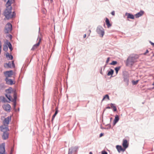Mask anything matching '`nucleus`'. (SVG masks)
Returning <instances> with one entry per match:
<instances>
[{
    "label": "nucleus",
    "mask_w": 154,
    "mask_h": 154,
    "mask_svg": "<svg viewBox=\"0 0 154 154\" xmlns=\"http://www.w3.org/2000/svg\"><path fill=\"white\" fill-rule=\"evenodd\" d=\"M6 94H5L6 97L8 98L9 101H11L12 95L13 96L14 99L12 101L14 102V106L15 108L16 105V99L17 98V95L15 92L12 89V88H9L5 90Z\"/></svg>",
    "instance_id": "obj_1"
},
{
    "label": "nucleus",
    "mask_w": 154,
    "mask_h": 154,
    "mask_svg": "<svg viewBox=\"0 0 154 154\" xmlns=\"http://www.w3.org/2000/svg\"><path fill=\"white\" fill-rule=\"evenodd\" d=\"M6 6V9L4 12L5 16L8 19L12 18L15 16V14L14 12L11 14L12 7L11 5Z\"/></svg>",
    "instance_id": "obj_2"
},
{
    "label": "nucleus",
    "mask_w": 154,
    "mask_h": 154,
    "mask_svg": "<svg viewBox=\"0 0 154 154\" xmlns=\"http://www.w3.org/2000/svg\"><path fill=\"white\" fill-rule=\"evenodd\" d=\"M11 120V118L9 116L5 118L3 121V125L0 127L1 130L2 131H4V130L5 129V131H8V125L9 124L10 121Z\"/></svg>",
    "instance_id": "obj_3"
},
{
    "label": "nucleus",
    "mask_w": 154,
    "mask_h": 154,
    "mask_svg": "<svg viewBox=\"0 0 154 154\" xmlns=\"http://www.w3.org/2000/svg\"><path fill=\"white\" fill-rule=\"evenodd\" d=\"M136 61V59L134 57H128L127 59L126 64L127 66L132 67Z\"/></svg>",
    "instance_id": "obj_4"
},
{
    "label": "nucleus",
    "mask_w": 154,
    "mask_h": 154,
    "mask_svg": "<svg viewBox=\"0 0 154 154\" xmlns=\"http://www.w3.org/2000/svg\"><path fill=\"white\" fill-rule=\"evenodd\" d=\"M97 33L100 36L102 37L104 34V29L103 28L100 26H98L96 29Z\"/></svg>",
    "instance_id": "obj_5"
},
{
    "label": "nucleus",
    "mask_w": 154,
    "mask_h": 154,
    "mask_svg": "<svg viewBox=\"0 0 154 154\" xmlns=\"http://www.w3.org/2000/svg\"><path fill=\"white\" fill-rule=\"evenodd\" d=\"M123 78L124 81L125 82L127 86L128 85L129 75L127 72L125 71L123 72Z\"/></svg>",
    "instance_id": "obj_6"
},
{
    "label": "nucleus",
    "mask_w": 154,
    "mask_h": 154,
    "mask_svg": "<svg viewBox=\"0 0 154 154\" xmlns=\"http://www.w3.org/2000/svg\"><path fill=\"white\" fill-rule=\"evenodd\" d=\"M12 29V25L10 23H8L5 26V29L4 30L6 33H10Z\"/></svg>",
    "instance_id": "obj_7"
},
{
    "label": "nucleus",
    "mask_w": 154,
    "mask_h": 154,
    "mask_svg": "<svg viewBox=\"0 0 154 154\" xmlns=\"http://www.w3.org/2000/svg\"><path fill=\"white\" fill-rule=\"evenodd\" d=\"M4 74L6 77L5 78L11 77L13 75V71L12 70L6 71L4 72Z\"/></svg>",
    "instance_id": "obj_8"
},
{
    "label": "nucleus",
    "mask_w": 154,
    "mask_h": 154,
    "mask_svg": "<svg viewBox=\"0 0 154 154\" xmlns=\"http://www.w3.org/2000/svg\"><path fill=\"white\" fill-rule=\"evenodd\" d=\"M5 143H2L0 145V154H5Z\"/></svg>",
    "instance_id": "obj_9"
},
{
    "label": "nucleus",
    "mask_w": 154,
    "mask_h": 154,
    "mask_svg": "<svg viewBox=\"0 0 154 154\" xmlns=\"http://www.w3.org/2000/svg\"><path fill=\"white\" fill-rule=\"evenodd\" d=\"M5 81H6V83L9 85H12L15 84V82H14L13 80L11 79L5 78Z\"/></svg>",
    "instance_id": "obj_10"
},
{
    "label": "nucleus",
    "mask_w": 154,
    "mask_h": 154,
    "mask_svg": "<svg viewBox=\"0 0 154 154\" xmlns=\"http://www.w3.org/2000/svg\"><path fill=\"white\" fill-rule=\"evenodd\" d=\"M122 145L123 147H124L125 149L128 147L129 143L127 140H123Z\"/></svg>",
    "instance_id": "obj_11"
},
{
    "label": "nucleus",
    "mask_w": 154,
    "mask_h": 154,
    "mask_svg": "<svg viewBox=\"0 0 154 154\" xmlns=\"http://www.w3.org/2000/svg\"><path fill=\"white\" fill-rule=\"evenodd\" d=\"M116 149L119 153L121 151L124 152L125 150V149L124 147L122 148L121 146L119 145L116 146Z\"/></svg>",
    "instance_id": "obj_12"
},
{
    "label": "nucleus",
    "mask_w": 154,
    "mask_h": 154,
    "mask_svg": "<svg viewBox=\"0 0 154 154\" xmlns=\"http://www.w3.org/2000/svg\"><path fill=\"white\" fill-rule=\"evenodd\" d=\"M7 131H5V129L4 130V131H3V134L2 136V138L4 140H6L8 137L9 134L6 132Z\"/></svg>",
    "instance_id": "obj_13"
},
{
    "label": "nucleus",
    "mask_w": 154,
    "mask_h": 154,
    "mask_svg": "<svg viewBox=\"0 0 154 154\" xmlns=\"http://www.w3.org/2000/svg\"><path fill=\"white\" fill-rule=\"evenodd\" d=\"M3 107L6 111H9L10 110L11 106L9 104H4L3 106Z\"/></svg>",
    "instance_id": "obj_14"
},
{
    "label": "nucleus",
    "mask_w": 154,
    "mask_h": 154,
    "mask_svg": "<svg viewBox=\"0 0 154 154\" xmlns=\"http://www.w3.org/2000/svg\"><path fill=\"white\" fill-rule=\"evenodd\" d=\"M144 13V11H143L141 10L139 12L135 15L136 18H137L141 17L143 14Z\"/></svg>",
    "instance_id": "obj_15"
},
{
    "label": "nucleus",
    "mask_w": 154,
    "mask_h": 154,
    "mask_svg": "<svg viewBox=\"0 0 154 154\" xmlns=\"http://www.w3.org/2000/svg\"><path fill=\"white\" fill-rule=\"evenodd\" d=\"M125 15L127 16L128 18H129L131 19H134V16L131 13H126Z\"/></svg>",
    "instance_id": "obj_16"
},
{
    "label": "nucleus",
    "mask_w": 154,
    "mask_h": 154,
    "mask_svg": "<svg viewBox=\"0 0 154 154\" xmlns=\"http://www.w3.org/2000/svg\"><path fill=\"white\" fill-rule=\"evenodd\" d=\"M41 39H39V42L36 44L34 45L32 47V48L31 49V50H34L36 48L39 46L40 42Z\"/></svg>",
    "instance_id": "obj_17"
},
{
    "label": "nucleus",
    "mask_w": 154,
    "mask_h": 154,
    "mask_svg": "<svg viewBox=\"0 0 154 154\" xmlns=\"http://www.w3.org/2000/svg\"><path fill=\"white\" fill-rule=\"evenodd\" d=\"M5 2H6V0H4ZM14 2V0H8L6 4V6H10L11 4Z\"/></svg>",
    "instance_id": "obj_18"
},
{
    "label": "nucleus",
    "mask_w": 154,
    "mask_h": 154,
    "mask_svg": "<svg viewBox=\"0 0 154 154\" xmlns=\"http://www.w3.org/2000/svg\"><path fill=\"white\" fill-rule=\"evenodd\" d=\"M4 66L5 68L12 67L11 66V63L10 62H9L8 63H6L5 64Z\"/></svg>",
    "instance_id": "obj_19"
},
{
    "label": "nucleus",
    "mask_w": 154,
    "mask_h": 154,
    "mask_svg": "<svg viewBox=\"0 0 154 154\" xmlns=\"http://www.w3.org/2000/svg\"><path fill=\"white\" fill-rule=\"evenodd\" d=\"M105 22L108 28L109 27L111 26V25L110 23L109 20L107 18H106Z\"/></svg>",
    "instance_id": "obj_20"
},
{
    "label": "nucleus",
    "mask_w": 154,
    "mask_h": 154,
    "mask_svg": "<svg viewBox=\"0 0 154 154\" xmlns=\"http://www.w3.org/2000/svg\"><path fill=\"white\" fill-rule=\"evenodd\" d=\"M78 148L77 147H75L72 149V148L69 149L68 154H72V153L73 150H76L78 149Z\"/></svg>",
    "instance_id": "obj_21"
},
{
    "label": "nucleus",
    "mask_w": 154,
    "mask_h": 154,
    "mask_svg": "<svg viewBox=\"0 0 154 154\" xmlns=\"http://www.w3.org/2000/svg\"><path fill=\"white\" fill-rule=\"evenodd\" d=\"M6 57L8 58V60H12L13 58V57L11 55H10L9 53H7L6 55Z\"/></svg>",
    "instance_id": "obj_22"
},
{
    "label": "nucleus",
    "mask_w": 154,
    "mask_h": 154,
    "mask_svg": "<svg viewBox=\"0 0 154 154\" xmlns=\"http://www.w3.org/2000/svg\"><path fill=\"white\" fill-rule=\"evenodd\" d=\"M107 71L108 72L107 74L108 76L112 75L114 72V70L111 69H110L109 71L108 70Z\"/></svg>",
    "instance_id": "obj_23"
},
{
    "label": "nucleus",
    "mask_w": 154,
    "mask_h": 154,
    "mask_svg": "<svg viewBox=\"0 0 154 154\" xmlns=\"http://www.w3.org/2000/svg\"><path fill=\"white\" fill-rule=\"evenodd\" d=\"M106 99L107 100H109V96L108 94H106L103 97L102 100V101Z\"/></svg>",
    "instance_id": "obj_24"
},
{
    "label": "nucleus",
    "mask_w": 154,
    "mask_h": 154,
    "mask_svg": "<svg viewBox=\"0 0 154 154\" xmlns=\"http://www.w3.org/2000/svg\"><path fill=\"white\" fill-rule=\"evenodd\" d=\"M111 108H113L114 111H116V107L115 106V104L111 103L110 104Z\"/></svg>",
    "instance_id": "obj_25"
},
{
    "label": "nucleus",
    "mask_w": 154,
    "mask_h": 154,
    "mask_svg": "<svg viewBox=\"0 0 154 154\" xmlns=\"http://www.w3.org/2000/svg\"><path fill=\"white\" fill-rule=\"evenodd\" d=\"M139 81V80H137L135 81L133 80L132 81V83L133 84V85H136L137 84Z\"/></svg>",
    "instance_id": "obj_26"
},
{
    "label": "nucleus",
    "mask_w": 154,
    "mask_h": 154,
    "mask_svg": "<svg viewBox=\"0 0 154 154\" xmlns=\"http://www.w3.org/2000/svg\"><path fill=\"white\" fill-rule=\"evenodd\" d=\"M7 44L11 51H12L13 48H12V45L11 43L10 42H9Z\"/></svg>",
    "instance_id": "obj_27"
},
{
    "label": "nucleus",
    "mask_w": 154,
    "mask_h": 154,
    "mask_svg": "<svg viewBox=\"0 0 154 154\" xmlns=\"http://www.w3.org/2000/svg\"><path fill=\"white\" fill-rule=\"evenodd\" d=\"M58 110L56 109V111L54 113V115L52 116V120H53L55 118V116H56V115L58 113Z\"/></svg>",
    "instance_id": "obj_28"
},
{
    "label": "nucleus",
    "mask_w": 154,
    "mask_h": 154,
    "mask_svg": "<svg viewBox=\"0 0 154 154\" xmlns=\"http://www.w3.org/2000/svg\"><path fill=\"white\" fill-rule=\"evenodd\" d=\"M5 88V86L3 84H0V89L3 90Z\"/></svg>",
    "instance_id": "obj_29"
},
{
    "label": "nucleus",
    "mask_w": 154,
    "mask_h": 154,
    "mask_svg": "<svg viewBox=\"0 0 154 154\" xmlns=\"http://www.w3.org/2000/svg\"><path fill=\"white\" fill-rule=\"evenodd\" d=\"M120 68H121V66H118V67H116V75L117 74V73H118V71H119V70L120 69Z\"/></svg>",
    "instance_id": "obj_30"
},
{
    "label": "nucleus",
    "mask_w": 154,
    "mask_h": 154,
    "mask_svg": "<svg viewBox=\"0 0 154 154\" xmlns=\"http://www.w3.org/2000/svg\"><path fill=\"white\" fill-rule=\"evenodd\" d=\"M8 49V47L6 45H4L3 47V50L5 51H7Z\"/></svg>",
    "instance_id": "obj_31"
},
{
    "label": "nucleus",
    "mask_w": 154,
    "mask_h": 154,
    "mask_svg": "<svg viewBox=\"0 0 154 154\" xmlns=\"http://www.w3.org/2000/svg\"><path fill=\"white\" fill-rule=\"evenodd\" d=\"M119 120V116L116 115V123L118 122Z\"/></svg>",
    "instance_id": "obj_32"
},
{
    "label": "nucleus",
    "mask_w": 154,
    "mask_h": 154,
    "mask_svg": "<svg viewBox=\"0 0 154 154\" xmlns=\"http://www.w3.org/2000/svg\"><path fill=\"white\" fill-rule=\"evenodd\" d=\"M109 59H110V58L109 57H108L107 58V59L106 60V64L109 62ZM106 65L105 66H104V68L106 66Z\"/></svg>",
    "instance_id": "obj_33"
},
{
    "label": "nucleus",
    "mask_w": 154,
    "mask_h": 154,
    "mask_svg": "<svg viewBox=\"0 0 154 154\" xmlns=\"http://www.w3.org/2000/svg\"><path fill=\"white\" fill-rule=\"evenodd\" d=\"M110 65H115L116 64V61H113L112 63H109Z\"/></svg>",
    "instance_id": "obj_34"
},
{
    "label": "nucleus",
    "mask_w": 154,
    "mask_h": 154,
    "mask_svg": "<svg viewBox=\"0 0 154 154\" xmlns=\"http://www.w3.org/2000/svg\"><path fill=\"white\" fill-rule=\"evenodd\" d=\"M11 66L12 67L14 68L15 67V65L14 63V61H13L11 63Z\"/></svg>",
    "instance_id": "obj_35"
},
{
    "label": "nucleus",
    "mask_w": 154,
    "mask_h": 154,
    "mask_svg": "<svg viewBox=\"0 0 154 154\" xmlns=\"http://www.w3.org/2000/svg\"><path fill=\"white\" fill-rule=\"evenodd\" d=\"M149 43L152 45V46H154V43L152 42L151 41H149Z\"/></svg>",
    "instance_id": "obj_36"
},
{
    "label": "nucleus",
    "mask_w": 154,
    "mask_h": 154,
    "mask_svg": "<svg viewBox=\"0 0 154 154\" xmlns=\"http://www.w3.org/2000/svg\"><path fill=\"white\" fill-rule=\"evenodd\" d=\"M115 118L114 119L113 122V125L114 126L116 124V116H115Z\"/></svg>",
    "instance_id": "obj_37"
},
{
    "label": "nucleus",
    "mask_w": 154,
    "mask_h": 154,
    "mask_svg": "<svg viewBox=\"0 0 154 154\" xmlns=\"http://www.w3.org/2000/svg\"><path fill=\"white\" fill-rule=\"evenodd\" d=\"M102 154H107V153L105 151H103L102 152Z\"/></svg>",
    "instance_id": "obj_38"
},
{
    "label": "nucleus",
    "mask_w": 154,
    "mask_h": 154,
    "mask_svg": "<svg viewBox=\"0 0 154 154\" xmlns=\"http://www.w3.org/2000/svg\"><path fill=\"white\" fill-rule=\"evenodd\" d=\"M149 52V51L147 49L145 53H144V54H143L144 55H146V54L147 53H148Z\"/></svg>",
    "instance_id": "obj_39"
},
{
    "label": "nucleus",
    "mask_w": 154,
    "mask_h": 154,
    "mask_svg": "<svg viewBox=\"0 0 154 154\" xmlns=\"http://www.w3.org/2000/svg\"><path fill=\"white\" fill-rule=\"evenodd\" d=\"M2 48H1V42L0 41V54H1V51Z\"/></svg>",
    "instance_id": "obj_40"
},
{
    "label": "nucleus",
    "mask_w": 154,
    "mask_h": 154,
    "mask_svg": "<svg viewBox=\"0 0 154 154\" xmlns=\"http://www.w3.org/2000/svg\"><path fill=\"white\" fill-rule=\"evenodd\" d=\"M111 14L113 15H115V12L114 11H112L111 13Z\"/></svg>",
    "instance_id": "obj_41"
},
{
    "label": "nucleus",
    "mask_w": 154,
    "mask_h": 154,
    "mask_svg": "<svg viewBox=\"0 0 154 154\" xmlns=\"http://www.w3.org/2000/svg\"><path fill=\"white\" fill-rule=\"evenodd\" d=\"M3 100L4 102H7V100H6V99L5 98H3Z\"/></svg>",
    "instance_id": "obj_42"
},
{
    "label": "nucleus",
    "mask_w": 154,
    "mask_h": 154,
    "mask_svg": "<svg viewBox=\"0 0 154 154\" xmlns=\"http://www.w3.org/2000/svg\"><path fill=\"white\" fill-rule=\"evenodd\" d=\"M103 135V133H101L100 134V137H101Z\"/></svg>",
    "instance_id": "obj_43"
},
{
    "label": "nucleus",
    "mask_w": 154,
    "mask_h": 154,
    "mask_svg": "<svg viewBox=\"0 0 154 154\" xmlns=\"http://www.w3.org/2000/svg\"><path fill=\"white\" fill-rule=\"evenodd\" d=\"M106 109H111V107H110V106H108L107 107H106Z\"/></svg>",
    "instance_id": "obj_44"
},
{
    "label": "nucleus",
    "mask_w": 154,
    "mask_h": 154,
    "mask_svg": "<svg viewBox=\"0 0 154 154\" xmlns=\"http://www.w3.org/2000/svg\"><path fill=\"white\" fill-rule=\"evenodd\" d=\"M86 34H84V36H83L84 38H85L86 37Z\"/></svg>",
    "instance_id": "obj_45"
},
{
    "label": "nucleus",
    "mask_w": 154,
    "mask_h": 154,
    "mask_svg": "<svg viewBox=\"0 0 154 154\" xmlns=\"http://www.w3.org/2000/svg\"><path fill=\"white\" fill-rule=\"evenodd\" d=\"M13 149H12L11 151V152H13Z\"/></svg>",
    "instance_id": "obj_46"
},
{
    "label": "nucleus",
    "mask_w": 154,
    "mask_h": 154,
    "mask_svg": "<svg viewBox=\"0 0 154 154\" xmlns=\"http://www.w3.org/2000/svg\"><path fill=\"white\" fill-rule=\"evenodd\" d=\"M9 36L10 38H12V35H10Z\"/></svg>",
    "instance_id": "obj_47"
},
{
    "label": "nucleus",
    "mask_w": 154,
    "mask_h": 154,
    "mask_svg": "<svg viewBox=\"0 0 154 154\" xmlns=\"http://www.w3.org/2000/svg\"><path fill=\"white\" fill-rule=\"evenodd\" d=\"M152 89H154V87L151 88Z\"/></svg>",
    "instance_id": "obj_48"
},
{
    "label": "nucleus",
    "mask_w": 154,
    "mask_h": 154,
    "mask_svg": "<svg viewBox=\"0 0 154 154\" xmlns=\"http://www.w3.org/2000/svg\"><path fill=\"white\" fill-rule=\"evenodd\" d=\"M112 118H110V121H111L112 120Z\"/></svg>",
    "instance_id": "obj_49"
},
{
    "label": "nucleus",
    "mask_w": 154,
    "mask_h": 154,
    "mask_svg": "<svg viewBox=\"0 0 154 154\" xmlns=\"http://www.w3.org/2000/svg\"><path fill=\"white\" fill-rule=\"evenodd\" d=\"M89 154H92V152H89Z\"/></svg>",
    "instance_id": "obj_50"
},
{
    "label": "nucleus",
    "mask_w": 154,
    "mask_h": 154,
    "mask_svg": "<svg viewBox=\"0 0 154 154\" xmlns=\"http://www.w3.org/2000/svg\"><path fill=\"white\" fill-rule=\"evenodd\" d=\"M89 34H90V33L91 32V30H89Z\"/></svg>",
    "instance_id": "obj_51"
},
{
    "label": "nucleus",
    "mask_w": 154,
    "mask_h": 154,
    "mask_svg": "<svg viewBox=\"0 0 154 154\" xmlns=\"http://www.w3.org/2000/svg\"><path fill=\"white\" fill-rule=\"evenodd\" d=\"M152 85H154V82H153V83L152 84Z\"/></svg>",
    "instance_id": "obj_52"
},
{
    "label": "nucleus",
    "mask_w": 154,
    "mask_h": 154,
    "mask_svg": "<svg viewBox=\"0 0 154 154\" xmlns=\"http://www.w3.org/2000/svg\"><path fill=\"white\" fill-rule=\"evenodd\" d=\"M100 73H101V74H102V71H101V72H100Z\"/></svg>",
    "instance_id": "obj_53"
},
{
    "label": "nucleus",
    "mask_w": 154,
    "mask_h": 154,
    "mask_svg": "<svg viewBox=\"0 0 154 154\" xmlns=\"http://www.w3.org/2000/svg\"><path fill=\"white\" fill-rule=\"evenodd\" d=\"M10 154H12V152H11Z\"/></svg>",
    "instance_id": "obj_54"
},
{
    "label": "nucleus",
    "mask_w": 154,
    "mask_h": 154,
    "mask_svg": "<svg viewBox=\"0 0 154 154\" xmlns=\"http://www.w3.org/2000/svg\"><path fill=\"white\" fill-rule=\"evenodd\" d=\"M151 89V88H149V90H150Z\"/></svg>",
    "instance_id": "obj_55"
},
{
    "label": "nucleus",
    "mask_w": 154,
    "mask_h": 154,
    "mask_svg": "<svg viewBox=\"0 0 154 154\" xmlns=\"http://www.w3.org/2000/svg\"><path fill=\"white\" fill-rule=\"evenodd\" d=\"M116 64L117 63V62L116 61Z\"/></svg>",
    "instance_id": "obj_56"
},
{
    "label": "nucleus",
    "mask_w": 154,
    "mask_h": 154,
    "mask_svg": "<svg viewBox=\"0 0 154 154\" xmlns=\"http://www.w3.org/2000/svg\"><path fill=\"white\" fill-rule=\"evenodd\" d=\"M116 111H117V109H116Z\"/></svg>",
    "instance_id": "obj_57"
}]
</instances>
